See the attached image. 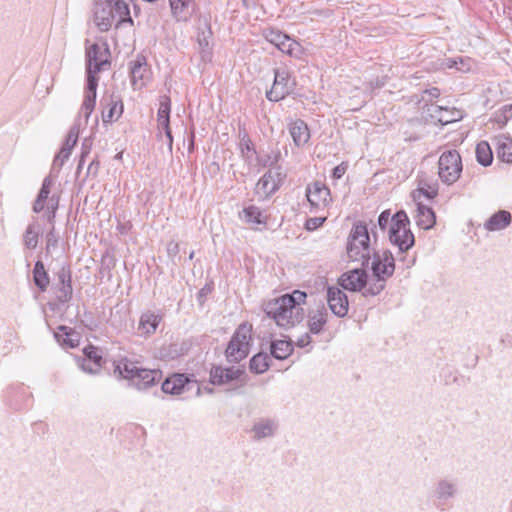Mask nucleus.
<instances>
[{"label": "nucleus", "instance_id": "obj_55", "mask_svg": "<svg viewBox=\"0 0 512 512\" xmlns=\"http://www.w3.org/2000/svg\"><path fill=\"white\" fill-rule=\"evenodd\" d=\"M59 198L55 197L54 195L50 198L47 209L50 213L48 217V221L52 222L55 217V212L58 208Z\"/></svg>", "mask_w": 512, "mask_h": 512}, {"label": "nucleus", "instance_id": "obj_63", "mask_svg": "<svg viewBox=\"0 0 512 512\" xmlns=\"http://www.w3.org/2000/svg\"><path fill=\"white\" fill-rule=\"evenodd\" d=\"M311 342V337L308 333L302 335L297 339L296 345L300 348L308 346Z\"/></svg>", "mask_w": 512, "mask_h": 512}, {"label": "nucleus", "instance_id": "obj_44", "mask_svg": "<svg viewBox=\"0 0 512 512\" xmlns=\"http://www.w3.org/2000/svg\"><path fill=\"white\" fill-rule=\"evenodd\" d=\"M240 218L249 224H262L264 223L263 214L259 207L250 205L245 207L240 213Z\"/></svg>", "mask_w": 512, "mask_h": 512}, {"label": "nucleus", "instance_id": "obj_31", "mask_svg": "<svg viewBox=\"0 0 512 512\" xmlns=\"http://www.w3.org/2000/svg\"><path fill=\"white\" fill-rule=\"evenodd\" d=\"M431 117L436 119L441 125H447L452 122H456L462 118L461 111L452 108H445L442 106H435Z\"/></svg>", "mask_w": 512, "mask_h": 512}, {"label": "nucleus", "instance_id": "obj_33", "mask_svg": "<svg viewBox=\"0 0 512 512\" xmlns=\"http://www.w3.org/2000/svg\"><path fill=\"white\" fill-rule=\"evenodd\" d=\"M277 423L272 419H261L253 425L252 432L254 439L260 440L262 438L271 437L277 430Z\"/></svg>", "mask_w": 512, "mask_h": 512}, {"label": "nucleus", "instance_id": "obj_58", "mask_svg": "<svg viewBox=\"0 0 512 512\" xmlns=\"http://www.w3.org/2000/svg\"><path fill=\"white\" fill-rule=\"evenodd\" d=\"M347 164L342 162L341 164H339L338 166H336L333 170H332V178L334 180H338L340 178L343 177V175L346 173V170H347Z\"/></svg>", "mask_w": 512, "mask_h": 512}, {"label": "nucleus", "instance_id": "obj_41", "mask_svg": "<svg viewBox=\"0 0 512 512\" xmlns=\"http://www.w3.org/2000/svg\"><path fill=\"white\" fill-rule=\"evenodd\" d=\"M371 259L372 271L375 265H377L380 270H383L388 262H391L390 265H392L393 267V272L395 271V258L389 250H384L382 252L373 251V253L371 254Z\"/></svg>", "mask_w": 512, "mask_h": 512}, {"label": "nucleus", "instance_id": "obj_22", "mask_svg": "<svg viewBox=\"0 0 512 512\" xmlns=\"http://www.w3.org/2000/svg\"><path fill=\"white\" fill-rule=\"evenodd\" d=\"M417 206L415 221L416 225L424 230H429L436 223V216L433 209L424 202H415Z\"/></svg>", "mask_w": 512, "mask_h": 512}, {"label": "nucleus", "instance_id": "obj_19", "mask_svg": "<svg viewBox=\"0 0 512 512\" xmlns=\"http://www.w3.org/2000/svg\"><path fill=\"white\" fill-rule=\"evenodd\" d=\"M94 23L100 31H108L116 20L107 0L98 1L94 6Z\"/></svg>", "mask_w": 512, "mask_h": 512}, {"label": "nucleus", "instance_id": "obj_21", "mask_svg": "<svg viewBox=\"0 0 512 512\" xmlns=\"http://www.w3.org/2000/svg\"><path fill=\"white\" fill-rule=\"evenodd\" d=\"M31 399V393L22 384L10 386L7 389V402L15 410H20L27 407Z\"/></svg>", "mask_w": 512, "mask_h": 512}, {"label": "nucleus", "instance_id": "obj_6", "mask_svg": "<svg viewBox=\"0 0 512 512\" xmlns=\"http://www.w3.org/2000/svg\"><path fill=\"white\" fill-rule=\"evenodd\" d=\"M462 168V159L456 150L444 151L439 157L438 175L447 185H452L459 179Z\"/></svg>", "mask_w": 512, "mask_h": 512}, {"label": "nucleus", "instance_id": "obj_34", "mask_svg": "<svg viewBox=\"0 0 512 512\" xmlns=\"http://www.w3.org/2000/svg\"><path fill=\"white\" fill-rule=\"evenodd\" d=\"M282 155L278 146L269 147L257 156V162L262 167H273L281 160Z\"/></svg>", "mask_w": 512, "mask_h": 512}, {"label": "nucleus", "instance_id": "obj_50", "mask_svg": "<svg viewBox=\"0 0 512 512\" xmlns=\"http://www.w3.org/2000/svg\"><path fill=\"white\" fill-rule=\"evenodd\" d=\"M300 47L299 43L293 39H291L288 35H286V39L277 46V48L288 55H294L295 51Z\"/></svg>", "mask_w": 512, "mask_h": 512}, {"label": "nucleus", "instance_id": "obj_49", "mask_svg": "<svg viewBox=\"0 0 512 512\" xmlns=\"http://www.w3.org/2000/svg\"><path fill=\"white\" fill-rule=\"evenodd\" d=\"M263 36L269 43L276 47L283 41V39H286V34L272 28L265 29L263 31Z\"/></svg>", "mask_w": 512, "mask_h": 512}, {"label": "nucleus", "instance_id": "obj_42", "mask_svg": "<svg viewBox=\"0 0 512 512\" xmlns=\"http://www.w3.org/2000/svg\"><path fill=\"white\" fill-rule=\"evenodd\" d=\"M476 159L477 162L484 166H490L493 161V153L488 142L481 141L476 146Z\"/></svg>", "mask_w": 512, "mask_h": 512}, {"label": "nucleus", "instance_id": "obj_46", "mask_svg": "<svg viewBox=\"0 0 512 512\" xmlns=\"http://www.w3.org/2000/svg\"><path fill=\"white\" fill-rule=\"evenodd\" d=\"M74 332L71 328L61 325L58 327V332L55 333V338L58 342H61L63 345L74 348L78 345V339H73L72 335Z\"/></svg>", "mask_w": 512, "mask_h": 512}, {"label": "nucleus", "instance_id": "obj_62", "mask_svg": "<svg viewBox=\"0 0 512 512\" xmlns=\"http://www.w3.org/2000/svg\"><path fill=\"white\" fill-rule=\"evenodd\" d=\"M65 161H66V159L62 158L61 156H59L57 154L53 160L50 174L53 175V172L55 171L56 175H57L58 172L60 171V169L62 168L63 164L65 163Z\"/></svg>", "mask_w": 512, "mask_h": 512}, {"label": "nucleus", "instance_id": "obj_37", "mask_svg": "<svg viewBox=\"0 0 512 512\" xmlns=\"http://www.w3.org/2000/svg\"><path fill=\"white\" fill-rule=\"evenodd\" d=\"M33 281L41 292H45L49 286L50 279L42 261L38 260L33 269Z\"/></svg>", "mask_w": 512, "mask_h": 512}, {"label": "nucleus", "instance_id": "obj_11", "mask_svg": "<svg viewBox=\"0 0 512 512\" xmlns=\"http://www.w3.org/2000/svg\"><path fill=\"white\" fill-rule=\"evenodd\" d=\"M388 262L383 270H380L377 265L373 267V278L368 280L365 287L362 289L364 297H373L379 295L386 286V281L393 275V267Z\"/></svg>", "mask_w": 512, "mask_h": 512}, {"label": "nucleus", "instance_id": "obj_1", "mask_svg": "<svg viewBox=\"0 0 512 512\" xmlns=\"http://www.w3.org/2000/svg\"><path fill=\"white\" fill-rule=\"evenodd\" d=\"M306 298L307 294L305 292L295 290L291 294H285L269 301L264 311L278 327L288 330L304 319L305 312L302 304L305 303Z\"/></svg>", "mask_w": 512, "mask_h": 512}, {"label": "nucleus", "instance_id": "obj_30", "mask_svg": "<svg viewBox=\"0 0 512 512\" xmlns=\"http://www.w3.org/2000/svg\"><path fill=\"white\" fill-rule=\"evenodd\" d=\"M56 178H57V175L53 176L52 174H49L48 176H46L44 178L41 189H40L38 196L33 204V211L35 213H39L44 209L45 203H46V201L49 197L50 191H51V187L54 185Z\"/></svg>", "mask_w": 512, "mask_h": 512}, {"label": "nucleus", "instance_id": "obj_27", "mask_svg": "<svg viewBox=\"0 0 512 512\" xmlns=\"http://www.w3.org/2000/svg\"><path fill=\"white\" fill-rule=\"evenodd\" d=\"M113 11L114 18L116 20V27L123 23L133 24V20L130 15L129 5L125 0H107Z\"/></svg>", "mask_w": 512, "mask_h": 512}, {"label": "nucleus", "instance_id": "obj_32", "mask_svg": "<svg viewBox=\"0 0 512 512\" xmlns=\"http://www.w3.org/2000/svg\"><path fill=\"white\" fill-rule=\"evenodd\" d=\"M239 150L243 159L250 162L257 154L255 146L247 133L245 127H239Z\"/></svg>", "mask_w": 512, "mask_h": 512}, {"label": "nucleus", "instance_id": "obj_56", "mask_svg": "<svg viewBox=\"0 0 512 512\" xmlns=\"http://www.w3.org/2000/svg\"><path fill=\"white\" fill-rule=\"evenodd\" d=\"M162 136L164 135L166 138V144L169 152H172L173 149V136L170 128V124L161 127Z\"/></svg>", "mask_w": 512, "mask_h": 512}, {"label": "nucleus", "instance_id": "obj_14", "mask_svg": "<svg viewBox=\"0 0 512 512\" xmlns=\"http://www.w3.org/2000/svg\"><path fill=\"white\" fill-rule=\"evenodd\" d=\"M99 71L87 69V86L85 90L84 100L81 105L79 117H84L85 123H87L91 113L94 110L97 95L98 77L96 74Z\"/></svg>", "mask_w": 512, "mask_h": 512}, {"label": "nucleus", "instance_id": "obj_52", "mask_svg": "<svg viewBox=\"0 0 512 512\" xmlns=\"http://www.w3.org/2000/svg\"><path fill=\"white\" fill-rule=\"evenodd\" d=\"M59 236L55 232L54 226L46 234V252L50 253L52 249L58 247Z\"/></svg>", "mask_w": 512, "mask_h": 512}, {"label": "nucleus", "instance_id": "obj_7", "mask_svg": "<svg viewBox=\"0 0 512 512\" xmlns=\"http://www.w3.org/2000/svg\"><path fill=\"white\" fill-rule=\"evenodd\" d=\"M295 86L296 82L287 69H274L273 85L266 92V98L271 102H278L293 93Z\"/></svg>", "mask_w": 512, "mask_h": 512}, {"label": "nucleus", "instance_id": "obj_45", "mask_svg": "<svg viewBox=\"0 0 512 512\" xmlns=\"http://www.w3.org/2000/svg\"><path fill=\"white\" fill-rule=\"evenodd\" d=\"M445 65L447 68H455L465 73L472 70L474 61L469 57H455L446 59Z\"/></svg>", "mask_w": 512, "mask_h": 512}, {"label": "nucleus", "instance_id": "obj_8", "mask_svg": "<svg viewBox=\"0 0 512 512\" xmlns=\"http://www.w3.org/2000/svg\"><path fill=\"white\" fill-rule=\"evenodd\" d=\"M161 389L164 393L170 395H181L193 389H196L197 394L200 393L197 381L182 373H174L167 377L162 383Z\"/></svg>", "mask_w": 512, "mask_h": 512}, {"label": "nucleus", "instance_id": "obj_13", "mask_svg": "<svg viewBox=\"0 0 512 512\" xmlns=\"http://www.w3.org/2000/svg\"><path fill=\"white\" fill-rule=\"evenodd\" d=\"M129 69L133 89L140 90L145 87L151 76L145 56L137 55L136 58L129 63Z\"/></svg>", "mask_w": 512, "mask_h": 512}, {"label": "nucleus", "instance_id": "obj_59", "mask_svg": "<svg viewBox=\"0 0 512 512\" xmlns=\"http://www.w3.org/2000/svg\"><path fill=\"white\" fill-rule=\"evenodd\" d=\"M390 212L385 210L378 217V225L381 229H386L389 222L391 221Z\"/></svg>", "mask_w": 512, "mask_h": 512}, {"label": "nucleus", "instance_id": "obj_48", "mask_svg": "<svg viewBox=\"0 0 512 512\" xmlns=\"http://www.w3.org/2000/svg\"><path fill=\"white\" fill-rule=\"evenodd\" d=\"M80 118L81 117L78 116L77 121L69 129L63 148H69V150L72 151L73 147L76 145L80 130V123H78L80 121Z\"/></svg>", "mask_w": 512, "mask_h": 512}, {"label": "nucleus", "instance_id": "obj_60", "mask_svg": "<svg viewBox=\"0 0 512 512\" xmlns=\"http://www.w3.org/2000/svg\"><path fill=\"white\" fill-rule=\"evenodd\" d=\"M90 153V146L86 144V140L82 144V152L77 165V172H79L83 168V164L85 161V157Z\"/></svg>", "mask_w": 512, "mask_h": 512}, {"label": "nucleus", "instance_id": "obj_29", "mask_svg": "<svg viewBox=\"0 0 512 512\" xmlns=\"http://www.w3.org/2000/svg\"><path fill=\"white\" fill-rule=\"evenodd\" d=\"M512 216L509 211L500 210L494 213L485 223L484 228L487 231L503 230L511 224Z\"/></svg>", "mask_w": 512, "mask_h": 512}, {"label": "nucleus", "instance_id": "obj_3", "mask_svg": "<svg viewBox=\"0 0 512 512\" xmlns=\"http://www.w3.org/2000/svg\"><path fill=\"white\" fill-rule=\"evenodd\" d=\"M375 251L371 247L367 225L358 221L354 223L347 241V255L351 261H360L367 267L371 254Z\"/></svg>", "mask_w": 512, "mask_h": 512}, {"label": "nucleus", "instance_id": "obj_53", "mask_svg": "<svg viewBox=\"0 0 512 512\" xmlns=\"http://www.w3.org/2000/svg\"><path fill=\"white\" fill-rule=\"evenodd\" d=\"M512 117V104H506L499 110L497 121L505 124Z\"/></svg>", "mask_w": 512, "mask_h": 512}, {"label": "nucleus", "instance_id": "obj_5", "mask_svg": "<svg viewBox=\"0 0 512 512\" xmlns=\"http://www.w3.org/2000/svg\"><path fill=\"white\" fill-rule=\"evenodd\" d=\"M252 326L242 323L232 335L225 351L229 362L237 363L246 358L250 352Z\"/></svg>", "mask_w": 512, "mask_h": 512}, {"label": "nucleus", "instance_id": "obj_39", "mask_svg": "<svg viewBox=\"0 0 512 512\" xmlns=\"http://www.w3.org/2000/svg\"><path fill=\"white\" fill-rule=\"evenodd\" d=\"M270 367V356L267 353L259 352L255 354L249 362L250 371L255 374H262Z\"/></svg>", "mask_w": 512, "mask_h": 512}, {"label": "nucleus", "instance_id": "obj_23", "mask_svg": "<svg viewBox=\"0 0 512 512\" xmlns=\"http://www.w3.org/2000/svg\"><path fill=\"white\" fill-rule=\"evenodd\" d=\"M288 128L293 142L297 147H301L309 141L310 131L303 120L296 119L292 121Z\"/></svg>", "mask_w": 512, "mask_h": 512}, {"label": "nucleus", "instance_id": "obj_15", "mask_svg": "<svg viewBox=\"0 0 512 512\" xmlns=\"http://www.w3.org/2000/svg\"><path fill=\"white\" fill-rule=\"evenodd\" d=\"M245 372L239 368H224L222 366H213L210 370V383L221 386L232 383L233 381H241L239 386L245 385V380L241 379Z\"/></svg>", "mask_w": 512, "mask_h": 512}, {"label": "nucleus", "instance_id": "obj_43", "mask_svg": "<svg viewBox=\"0 0 512 512\" xmlns=\"http://www.w3.org/2000/svg\"><path fill=\"white\" fill-rule=\"evenodd\" d=\"M498 157L507 163L512 162V139L508 137L498 138L496 141Z\"/></svg>", "mask_w": 512, "mask_h": 512}, {"label": "nucleus", "instance_id": "obj_26", "mask_svg": "<svg viewBox=\"0 0 512 512\" xmlns=\"http://www.w3.org/2000/svg\"><path fill=\"white\" fill-rule=\"evenodd\" d=\"M162 317L154 312L147 311L143 313L139 320L138 332L141 336H150L155 333Z\"/></svg>", "mask_w": 512, "mask_h": 512}, {"label": "nucleus", "instance_id": "obj_4", "mask_svg": "<svg viewBox=\"0 0 512 512\" xmlns=\"http://www.w3.org/2000/svg\"><path fill=\"white\" fill-rule=\"evenodd\" d=\"M389 240L393 245L398 247L401 253L413 247L415 238L410 230V220L405 211H398L391 218Z\"/></svg>", "mask_w": 512, "mask_h": 512}, {"label": "nucleus", "instance_id": "obj_57", "mask_svg": "<svg viewBox=\"0 0 512 512\" xmlns=\"http://www.w3.org/2000/svg\"><path fill=\"white\" fill-rule=\"evenodd\" d=\"M80 367L84 372H87L90 374H97L100 371V369H96L93 366V361L87 359L86 357L84 359H82V361L80 363Z\"/></svg>", "mask_w": 512, "mask_h": 512}, {"label": "nucleus", "instance_id": "obj_9", "mask_svg": "<svg viewBox=\"0 0 512 512\" xmlns=\"http://www.w3.org/2000/svg\"><path fill=\"white\" fill-rule=\"evenodd\" d=\"M57 281L52 286L56 300L60 304L68 303L73 296L72 272L69 265H62L56 273Z\"/></svg>", "mask_w": 512, "mask_h": 512}, {"label": "nucleus", "instance_id": "obj_38", "mask_svg": "<svg viewBox=\"0 0 512 512\" xmlns=\"http://www.w3.org/2000/svg\"><path fill=\"white\" fill-rule=\"evenodd\" d=\"M438 195V188L436 185H429L427 183H420L418 188L413 190L412 198L414 202H424L423 198L432 200Z\"/></svg>", "mask_w": 512, "mask_h": 512}, {"label": "nucleus", "instance_id": "obj_54", "mask_svg": "<svg viewBox=\"0 0 512 512\" xmlns=\"http://www.w3.org/2000/svg\"><path fill=\"white\" fill-rule=\"evenodd\" d=\"M326 221V217H311L305 222V228L308 231H314L318 229Z\"/></svg>", "mask_w": 512, "mask_h": 512}, {"label": "nucleus", "instance_id": "obj_35", "mask_svg": "<svg viewBox=\"0 0 512 512\" xmlns=\"http://www.w3.org/2000/svg\"><path fill=\"white\" fill-rule=\"evenodd\" d=\"M271 355L278 360L288 358L293 352V345L288 340H275L270 345Z\"/></svg>", "mask_w": 512, "mask_h": 512}, {"label": "nucleus", "instance_id": "obj_61", "mask_svg": "<svg viewBox=\"0 0 512 512\" xmlns=\"http://www.w3.org/2000/svg\"><path fill=\"white\" fill-rule=\"evenodd\" d=\"M65 161H66V159L62 158L61 156H59L57 154L53 160L50 174L53 175V172L55 171L56 175H57L58 172L60 171V169L62 168L63 164L65 163Z\"/></svg>", "mask_w": 512, "mask_h": 512}, {"label": "nucleus", "instance_id": "obj_28", "mask_svg": "<svg viewBox=\"0 0 512 512\" xmlns=\"http://www.w3.org/2000/svg\"><path fill=\"white\" fill-rule=\"evenodd\" d=\"M328 321V311L324 306L311 311L308 315V328L310 333L319 334Z\"/></svg>", "mask_w": 512, "mask_h": 512}, {"label": "nucleus", "instance_id": "obj_12", "mask_svg": "<svg viewBox=\"0 0 512 512\" xmlns=\"http://www.w3.org/2000/svg\"><path fill=\"white\" fill-rule=\"evenodd\" d=\"M306 196L311 206V212L324 209L331 202L330 189L320 181H315L307 186Z\"/></svg>", "mask_w": 512, "mask_h": 512}, {"label": "nucleus", "instance_id": "obj_20", "mask_svg": "<svg viewBox=\"0 0 512 512\" xmlns=\"http://www.w3.org/2000/svg\"><path fill=\"white\" fill-rule=\"evenodd\" d=\"M108 55V48L102 49L98 44H92L86 48L87 69L100 72L104 66L109 65Z\"/></svg>", "mask_w": 512, "mask_h": 512}, {"label": "nucleus", "instance_id": "obj_47", "mask_svg": "<svg viewBox=\"0 0 512 512\" xmlns=\"http://www.w3.org/2000/svg\"><path fill=\"white\" fill-rule=\"evenodd\" d=\"M83 352L87 359L93 361V366L96 369H101L104 361L102 357V352L98 347L88 345L87 347L84 348Z\"/></svg>", "mask_w": 512, "mask_h": 512}, {"label": "nucleus", "instance_id": "obj_64", "mask_svg": "<svg viewBox=\"0 0 512 512\" xmlns=\"http://www.w3.org/2000/svg\"><path fill=\"white\" fill-rule=\"evenodd\" d=\"M98 169H99V161L97 160H92L90 162V164L88 165V168H87V174L90 175H96L98 173Z\"/></svg>", "mask_w": 512, "mask_h": 512}, {"label": "nucleus", "instance_id": "obj_2", "mask_svg": "<svg viewBox=\"0 0 512 512\" xmlns=\"http://www.w3.org/2000/svg\"><path fill=\"white\" fill-rule=\"evenodd\" d=\"M114 372L128 380L129 384L137 390H147L155 386L163 376L161 370L142 368L137 360L127 357L117 361Z\"/></svg>", "mask_w": 512, "mask_h": 512}, {"label": "nucleus", "instance_id": "obj_40", "mask_svg": "<svg viewBox=\"0 0 512 512\" xmlns=\"http://www.w3.org/2000/svg\"><path fill=\"white\" fill-rule=\"evenodd\" d=\"M41 233L40 225L37 222L30 223L23 236V242L27 249H35L38 245Z\"/></svg>", "mask_w": 512, "mask_h": 512}, {"label": "nucleus", "instance_id": "obj_36", "mask_svg": "<svg viewBox=\"0 0 512 512\" xmlns=\"http://www.w3.org/2000/svg\"><path fill=\"white\" fill-rule=\"evenodd\" d=\"M271 174H267V172L258 180L255 193L261 199H266L272 194H274L278 189L276 188V184L270 180Z\"/></svg>", "mask_w": 512, "mask_h": 512}, {"label": "nucleus", "instance_id": "obj_16", "mask_svg": "<svg viewBox=\"0 0 512 512\" xmlns=\"http://www.w3.org/2000/svg\"><path fill=\"white\" fill-rule=\"evenodd\" d=\"M327 303L332 313L337 317L343 318L347 315L349 309V301L347 295L339 287H328Z\"/></svg>", "mask_w": 512, "mask_h": 512}, {"label": "nucleus", "instance_id": "obj_25", "mask_svg": "<svg viewBox=\"0 0 512 512\" xmlns=\"http://www.w3.org/2000/svg\"><path fill=\"white\" fill-rule=\"evenodd\" d=\"M171 12L178 21H187L194 12L195 0H169Z\"/></svg>", "mask_w": 512, "mask_h": 512}, {"label": "nucleus", "instance_id": "obj_17", "mask_svg": "<svg viewBox=\"0 0 512 512\" xmlns=\"http://www.w3.org/2000/svg\"><path fill=\"white\" fill-rule=\"evenodd\" d=\"M338 284L344 290L352 292L362 291L367 284V273L364 269H352L340 276Z\"/></svg>", "mask_w": 512, "mask_h": 512}, {"label": "nucleus", "instance_id": "obj_18", "mask_svg": "<svg viewBox=\"0 0 512 512\" xmlns=\"http://www.w3.org/2000/svg\"><path fill=\"white\" fill-rule=\"evenodd\" d=\"M101 104L103 105L102 121L104 124H111L121 117L124 106L119 96L112 94L108 97H103Z\"/></svg>", "mask_w": 512, "mask_h": 512}, {"label": "nucleus", "instance_id": "obj_51", "mask_svg": "<svg viewBox=\"0 0 512 512\" xmlns=\"http://www.w3.org/2000/svg\"><path fill=\"white\" fill-rule=\"evenodd\" d=\"M267 174H271L270 180L273 182V184H276L277 189L280 188L286 178V173L283 171L281 166H276L270 169L267 171Z\"/></svg>", "mask_w": 512, "mask_h": 512}, {"label": "nucleus", "instance_id": "obj_10", "mask_svg": "<svg viewBox=\"0 0 512 512\" xmlns=\"http://www.w3.org/2000/svg\"><path fill=\"white\" fill-rule=\"evenodd\" d=\"M459 493V483L455 478L444 477L434 485L432 497L438 508L448 504Z\"/></svg>", "mask_w": 512, "mask_h": 512}, {"label": "nucleus", "instance_id": "obj_24", "mask_svg": "<svg viewBox=\"0 0 512 512\" xmlns=\"http://www.w3.org/2000/svg\"><path fill=\"white\" fill-rule=\"evenodd\" d=\"M171 99L167 95L159 97V108L157 111V139H162L161 127L170 124Z\"/></svg>", "mask_w": 512, "mask_h": 512}]
</instances>
